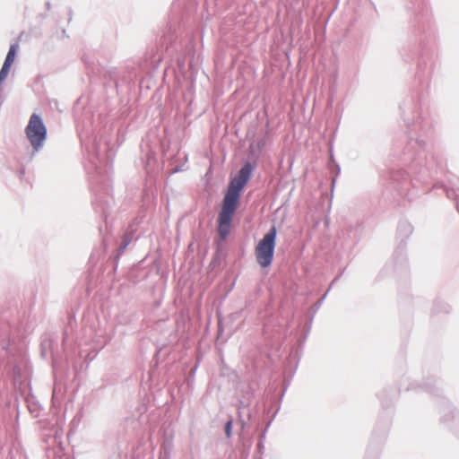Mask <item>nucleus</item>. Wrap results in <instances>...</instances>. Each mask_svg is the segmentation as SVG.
<instances>
[{
	"label": "nucleus",
	"mask_w": 459,
	"mask_h": 459,
	"mask_svg": "<svg viewBox=\"0 0 459 459\" xmlns=\"http://www.w3.org/2000/svg\"><path fill=\"white\" fill-rule=\"evenodd\" d=\"M251 165H244L235 177L224 196L221 211L218 218V232L222 239H225L230 232L231 221L236 212L240 191L249 180L251 175Z\"/></svg>",
	"instance_id": "f257e3e1"
},
{
	"label": "nucleus",
	"mask_w": 459,
	"mask_h": 459,
	"mask_svg": "<svg viewBox=\"0 0 459 459\" xmlns=\"http://www.w3.org/2000/svg\"><path fill=\"white\" fill-rule=\"evenodd\" d=\"M276 236L277 230L273 226L255 246V258L258 264L263 268L269 267L273 263L276 246Z\"/></svg>",
	"instance_id": "f03ea898"
},
{
	"label": "nucleus",
	"mask_w": 459,
	"mask_h": 459,
	"mask_svg": "<svg viewBox=\"0 0 459 459\" xmlns=\"http://www.w3.org/2000/svg\"><path fill=\"white\" fill-rule=\"evenodd\" d=\"M25 132L33 149L39 151L47 138V128L39 115L30 116Z\"/></svg>",
	"instance_id": "7ed1b4c3"
},
{
	"label": "nucleus",
	"mask_w": 459,
	"mask_h": 459,
	"mask_svg": "<svg viewBox=\"0 0 459 459\" xmlns=\"http://www.w3.org/2000/svg\"><path fill=\"white\" fill-rule=\"evenodd\" d=\"M16 51H17V45H12L10 47V49L7 53V56L5 57V60H4V63L5 64H8L10 65H13L14 59H15V56H16Z\"/></svg>",
	"instance_id": "20e7f679"
},
{
	"label": "nucleus",
	"mask_w": 459,
	"mask_h": 459,
	"mask_svg": "<svg viewBox=\"0 0 459 459\" xmlns=\"http://www.w3.org/2000/svg\"><path fill=\"white\" fill-rule=\"evenodd\" d=\"M11 66L12 65L4 63L2 69L0 70V82L7 77Z\"/></svg>",
	"instance_id": "39448f33"
},
{
	"label": "nucleus",
	"mask_w": 459,
	"mask_h": 459,
	"mask_svg": "<svg viewBox=\"0 0 459 459\" xmlns=\"http://www.w3.org/2000/svg\"><path fill=\"white\" fill-rule=\"evenodd\" d=\"M11 66L12 65L4 63L2 69L0 70V82L7 77Z\"/></svg>",
	"instance_id": "423d86ee"
},
{
	"label": "nucleus",
	"mask_w": 459,
	"mask_h": 459,
	"mask_svg": "<svg viewBox=\"0 0 459 459\" xmlns=\"http://www.w3.org/2000/svg\"><path fill=\"white\" fill-rule=\"evenodd\" d=\"M231 428H232V420H229L225 426V432H226V436L228 437H230L231 435Z\"/></svg>",
	"instance_id": "0eeeda50"
}]
</instances>
